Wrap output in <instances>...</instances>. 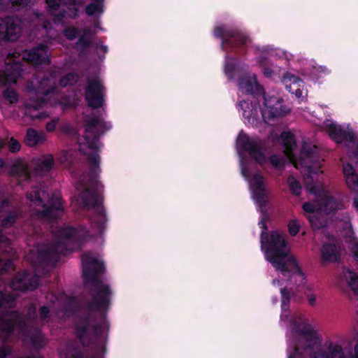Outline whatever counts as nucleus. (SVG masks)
Instances as JSON below:
<instances>
[{"instance_id":"nucleus-10","label":"nucleus","mask_w":358,"mask_h":358,"mask_svg":"<svg viewBox=\"0 0 358 358\" xmlns=\"http://www.w3.org/2000/svg\"><path fill=\"white\" fill-rule=\"evenodd\" d=\"M336 227L343 234L353 257L358 263V240L354 236L348 216L346 215L344 219L338 221Z\"/></svg>"},{"instance_id":"nucleus-16","label":"nucleus","mask_w":358,"mask_h":358,"mask_svg":"<svg viewBox=\"0 0 358 358\" xmlns=\"http://www.w3.org/2000/svg\"><path fill=\"white\" fill-rule=\"evenodd\" d=\"M282 81L286 89L294 94L297 98H304L306 96V91L303 89V83L297 77L290 73H286Z\"/></svg>"},{"instance_id":"nucleus-50","label":"nucleus","mask_w":358,"mask_h":358,"mask_svg":"<svg viewBox=\"0 0 358 358\" xmlns=\"http://www.w3.org/2000/svg\"><path fill=\"white\" fill-rule=\"evenodd\" d=\"M66 158H65V159H60V162H61L62 163L65 162H66Z\"/></svg>"},{"instance_id":"nucleus-42","label":"nucleus","mask_w":358,"mask_h":358,"mask_svg":"<svg viewBox=\"0 0 358 358\" xmlns=\"http://www.w3.org/2000/svg\"><path fill=\"white\" fill-rule=\"evenodd\" d=\"M29 2V0H13V4L19 5V6H24L27 5Z\"/></svg>"},{"instance_id":"nucleus-7","label":"nucleus","mask_w":358,"mask_h":358,"mask_svg":"<svg viewBox=\"0 0 358 358\" xmlns=\"http://www.w3.org/2000/svg\"><path fill=\"white\" fill-rule=\"evenodd\" d=\"M85 278L92 282V306L101 309L110 303V292L106 284L100 281L97 275L103 270L102 260L92 254H86L82 258Z\"/></svg>"},{"instance_id":"nucleus-18","label":"nucleus","mask_w":358,"mask_h":358,"mask_svg":"<svg viewBox=\"0 0 358 358\" xmlns=\"http://www.w3.org/2000/svg\"><path fill=\"white\" fill-rule=\"evenodd\" d=\"M240 91L243 94L257 92V94H261L262 88L257 82L255 75H245L243 76L238 82Z\"/></svg>"},{"instance_id":"nucleus-2","label":"nucleus","mask_w":358,"mask_h":358,"mask_svg":"<svg viewBox=\"0 0 358 358\" xmlns=\"http://www.w3.org/2000/svg\"><path fill=\"white\" fill-rule=\"evenodd\" d=\"M261 248L266 259L279 271L278 279L273 280L274 286L282 287V308H288L291 291L303 286L306 277L295 257L292 255L286 244L284 236L277 231L261 235Z\"/></svg>"},{"instance_id":"nucleus-17","label":"nucleus","mask_w":358,"mask_h":358,"mask_svg":"<svg viewBox=\"0 0 358 358\" xmlns=\"http://www.w3.org/2000/svg\"><path fill=\"white\" fill-rule=\"evenodd\" d=\"M20 28L13 18L6 17L0 19V37L7 40H14L18 33Z\"/></svg>"},{"instance_id":"nucleus-30","label":"nucleus","mask_w":358,"mask_h":358,"mask_svg":"<svg viewBox=\"0 0 358 358\" xmlns=\"http://www.w3.org/2000/svg\"><path fill=\"white\" fill-rule=\"evenodd\" d=\"M3 98L10 104L15 103L18 101V95L17 94L16 92L10 88H8L4 90Z\"/></svg>"},{"instance_id":"nucleus-22","label":"nucleus","mask_w":358,"mask_h":358,"mask_svg":"<svg viewBox=\"0 0 358 358\" xmlns=\"http://www.w3.org/2000/svg\"><path fill=\"white\" fill-rule=\"evenodd\" d=\"M21 319L17 313L6 312L0 317V331L9 332L14 325L20 323Z\"/></svg>"},{"instance_id":"nucleus-49","label":"nucleus","mask_w":358,"mask_h":358,"mask_svg":"<svg viewBox=\"0 0 358 358\" xmlns=\"http://www.w3.org/2000/svg\"><path fill=\"white\" fill-rule=\"evenodd\" d=\"M43 27H44V29H45V30H47V29H48V25H47L46 24H43Z\"/></svg>"},{"instance_id":"nucleus-27","label":"nucleus","mask_w":358,"mask_h":358,"mask_svg":"<svg viewBox=\"0 0 358 358\" xmlns=\"http://www.w3.org/2000/svg\"><path fill=\"white\" fill-rule=\"evenodd\" d=\"M15 217L16 215L13 213L0 212L1 224L4 227L10 226L15 222ZM6 240V238L0 232V243H3Z\"/></svg>"},{"instance_id":"nucleus-28","label":"nucleus","mask_w":358,"mask_h":358,"mask_svg":"<svg viewBox=\"0 0 358 358\" xmlns=\"http://www.w3.org/2000/svg\"><path fill=\"white\" fill-rule=\"evenodd\" d=\"M66 4H72L73 9L76 11L78 7L82 6L83 0H62ZM62 0H46V3L50 8L56 9L57 7L59 6Z\"/></svg>"},{"instance_id":"nucleus-26","label":"nucleus","mask_w":358,"mask_h":358,"mask_svg":"<svg viewBox=\"0 0 358 358\" xmlns=\"http://www.w3.org/2000/svg\"><path fill=\"white\" fill-rule=\"evenodd\" d=\"M12 174L20 178L22 180H27L29 178V172L26 162L22 159L16 160L13 164Z\"/></svg>"},{"instance_id":"nucleus-5","label":"nucleus","mask_w":358,"mask_h":358,"mask_svg":"<svg viewBox=\"0 0 358 358\" xmlns=\"http://www.w3.org/2000/svg\"><path fill=\"white\" fill-rule=\"evenodd\" d=\"M292 331L301 335L310 336V339L306 341L303 346L299 351L296 348L294 352L289 355L288 358H298L301 355L303 358H358V345L355 348V357H348L345 351L339 345H331L327 355L322 353L317 340L313 335V329L308 320L302 315L291 317Z\"/></svg>"},{"instance_id":"nucleus-51","label":"nucleus","mask_w":358,"mask_h":358,"mask_svg":"<svg viewBox=\"0 0 358 358\" xmlns=\"http://www.w3.org/2000/svg\"><path fill=\"white\" fill-rule=\"evenodd\" d=\"M242 39H243L244 43H246L247 38L245 37H244V38H242Z\"/></svg>"},{"instance_id":"nucleus-11","label":"nucleus","mask_w":358,"mask_h":358,"mask_svg":"<svg viewBox=\"0 0 358 358\" xmlns=\"http://www.w3.org/2000/svg\"><path fill=\"white\" fill-rule=\"evenodd\" d=\"M16 54L15 53L7 59L6 69L3 74L0 75V83L13 84L17 82V79L20 75V66Z\"/></svg>"},{"instance_id":"nucleus-29","label":"nucleus","mask_w":358,"mask_h":358,"mask_svg":"<svg viewBox=\"0 0 358 358\" xmlns=\"http://www.w3.org/2000/svg\"><path fill=\"white\" fill-rule=\"evenodd\" d=\"M89 15H100L103 13V1L101 0H93L85 8Z\"/></svg>"},{"instance_id":"nucleus-31","label":"nucleus","mask_w":358,"mask_h":358,"mask_svg":"<svg viewBox=\"0 0 358 358\" xmlns=\"http://www.w3.org/2000/svg\"><path fill=\"white\" fill-rule=\"evenodd\" d=\"M287 183L293 194L297 195L300 193L301 190V187L299 182L294 178L289 177L287 180Z\"/></svg>"},{"instance_id":"nucleus-53","label":"nucleus","mask_w":358,"mask_h":358,"mask_svg":"<svg viewBox=\"0 0 358 358\" xmlns=\"http://www.w3.org/2000/svg\"><path fill=\"white\" fill-rule=\"evenodd\" d=\"M285 317H287L285 314H282L281 318L283 319Z\"/></svg>"},{"instance_id":"nucleus-40","label":"nucleus","mask_w":358,"mask_h":358,"mask_svg":"<svg viewBox=\"0 0 358 358\" xmlns=\"http://www.w3.org/2000/svg\"><path fill=\"white\" fill-rule=\"evenodd\" d=\"M11 267V263L10 261H6L5 262L0 260V269L3 271H8Z\"/></svg>"},{"instance_id":"nucleus-39","label":"nucleus","mask_w":358,"mask_h":358,"mask_svg":"<svg viewBox=\"0 0 358 358\" xmlns=\"http://www.w3.org/2000/svg\"><path fill=\"white\" fill-rule=\"evenodd\" d=\"M307 300L310 306H314L316 304L317 295L314 293H310L307 294Z\"/></svg>"},{"instance_id":"nucleus-41","label":"nucleus","mask_w":358,"mask_h":358,"mask_svg":"<svg viewBox=\"0 0 358 358\" xmlns=\"http://www.w3.org/2000/svg\"><path fill=\"white\" fill-rule=\"evenodd\" d=\"M49 313V309L47 307H43L41 312V317L42 320H45Z\"/></svg>"},{"instance_id":"nucleus-8","label":"nucleus","mask_w":358,"mask_h":358,"mask_svg":"<svg viewBox=\"0 0 358 358\" xmlns=\"http://www.w3.org/2000/svg\"><path fill=\"white\" fill-rule=\"evenodd\" d=\"M110 128L103 120L98 117H87L85 129L79 134L77 141L79 150L89 157L92 171L96 173L99 169V159L96 152L99 148L97 137L106 129Z\"/></svg>"},{"instance_id":"nucleus-6","label":"nucleus","mask_w":358,"mask_h":358,"mask_svg":"<svg viewBox=\"0 0 358 358\" xmlns=\"http://www.w3.org/2000/svg\"><path fill=\"white\" fill-rule=\"evenodd\" d=\"M282 99L273 94H250L244 101L239 102L243 116L251 120H257L261 116L265 122L272 117H280L288 113L282 106Z\"/></svg>"},{"instance_id":"nucleus-46","label":"nucleus","mask_w":358,"mask_h":358,"mask_svg":"<svg viewBox=\"0 0 358 358\" xmlns=\"http://www.w3.org/2000/svg\"><path fill=\"white\" fill-rule=\"evenodd\" d=\"M232 69H233V66H231L229 65V63H227V64H226V66H225V72H226L227 73H228L229 72H230L231 71H232Z\"/></svg>"},{"instance_id":"nucleus-45","label":"nucleus","mask_w":358,"mask_h":358,"mask_svg":"<svg viewBox=\"0 0 358 358\" xmlns=\"http://www.w3.org/2000/svg\"><path fill=\"white\" fill-rule=\"evenodd\" d=\"M8 353V350L3 348L0 350V358H3L6 357V354Z\"/></svg>"},{"instance_id":"nucleus-4","label":"nucleus","mask_w":358,"mask_h":358,"mask_svg":"<svg viewBox=\"0 0 358 358\" xmlns=\"http://www.w3.org/2000/svg\"><path fill=\"white\" fill-rule=\"evenodd\" d=\"M77 80L76 74L70 73L59 79L57 71L47 73L33 87H28L29 99L24 103V114L32 120H42L48 117L45 112L40 111L45 100L57 95L59 86L72 85Z\"/></svg>"},{"instance_id":"nucleus-35","label":"nucleus","mask_w":358,"mask_h":358,"mask_svg":"<svg viewBox=\"0 0 358 358\" xmlns=\"http://www.w3.org/2000/svg\"><path fill=\"white\" fill-rule=\"evenodd\" d=\"M8 146L10 152H15L20 150V143L15 138H11L8 143Z\"/></svg>"},{"instance_id":"nucleus-23","label":"nucleus","mask_w":358,"mask_h":358,"mask_svg":"<svg viewBox=\"0 0 358 358\" xmlns=\"http://www.w3.org/2000/svg\"><path fill=\"white\" fill-rule=\"evenodd\" d=\"M46 140V136L43 132L37 131L34 129H28L24 138L26 145L30 147L43 144Z\"/></svg>"},{"instance_id":"nucleus-19","label":"nucleus","mask_w":358,"mask_h":358,"mask_svg":"<svg viewBox=\"0 0 358 358\" xmlns=\"http://www.w3.org/2000/svg\"><path fill=\"white\" fill-rule=\"evenodd\" d=\"M34 173L42 176L48 173L54 165V157L51 155H43L34 161Z\"/></svg>"},{"instance_id":"nucleus-14","label":"nucleus","mask_w":358,"mask_h":358,"mask_svg":"<svg viewBox=\"0 0 358 358\" xmlns=\"http://www.w3.org/2000/svg\"><path fill=\"white\" fill-rule=\"evenodd\" d=\"M22 57L23 59L34 65L49 62L48 52L43 45H40L29 51H24L22 53Z\"/></svg>"},{"instance_id":"nucleus-9","label":"nucleus","mask_w":358,"mask_h":358,"mask_svg":"<svg viewBox=\"0 0 358 358\" xmlns=\"http://www.w3.org/2000/svg\"><path fill=\"white\" fill-rule=\"evenodd\" d=\"M27 199L36 207L43 208L42 210H39L43 216L56 217L59 215V213L62 210L58 194H52L50 198L49 194L45 190L33 189L27 194Z\"/></svg>"},{"instance_id":"nucleus-24","label":"nucleus","mask_w":358,"mask_h":358,"mask_svg":"<svg viewBox=\"0 0 358 358\" xmlns=\"http://www.w3.org/2000/svg\"><path fill=\"white\" fill-rule=\"evenodd\" d=\"M60 234L64 238H75L79 243L85 241L87 237V231L83 229H76L71 227L63 229Z\"/></svg>"},{"instance_id":"nucleus-3","label":"nucleus","mask_w":358,"mask_h":358,"mask_svg":"<svg viewBox=\"0 0 358 358\" xmlns=\"http://www.w3.org/2000/svg\"><path fill=\"white\" fill-rule=\"evenodd\" d=\"M236 148L241 157V173L248 182L252 198L260 208H263L268 202V190L266 179L256 171L252 162L243 160V152H248L249 155L259 165L266 162V157L257 144L250 140L243 131H241L238 136Z\"/></svg>"},{"instance_id":"nucleus-20","label":"nucleus","mask_w":358,"mask_h":358,"mask_svg":"<svg viewBox=\"0 0 358 358\" xmlns=\"http://www.w3.org/2000/svg\"><path fill=\"white\" fill-rule=\"evenodd\" d=\"M38 280L31 278L30 275L24 273L17 276L11 283L14 289H31L36 287Z\"/></svg>"},{"instance_id":"nucleus-43","label":"nucleus","mask_w":358,"mask_h":358,"mask_svg":"<svg viewBox=\"0 0 358 358\" xmlns=\"http://www.w3.org/2000/svg\"><path fill=\"white\" fill-rule=\"evenodd\" d=\"M266 216L265 215H264L261 219V220L259 221V227L263 229H266V227H265V224H266Z\"/></svg>"},{"instance_id":"nucleus-21","label":"nucleus","mask_w":358,"mask_h":358,"mask_svg":"<svg viewBox=\"0 0 358 358\" xmlns=\"http://www.w3.org/2000/svg\"><path fill=\"white\" fill-rule=\"evenodd\" d=\"M341 284L348 285L355 294L358 295V273L351 269H345L339 277Z\"/></svg>"},{"instance_id":"nucleus-1","label":"nucleus","mask_w":358,"mask_h":358,"mask_svg":"<svg viewBox=\"0 0 358 358\" xmlns=\"http://www.w3.org/2000/svg\"><path fill=\"white\" fill-rule=\"evenodd\" d=\"M281 140L284 146V153L294 166L301 169L304 174V180L307 189L314 195L318 203L317 206L310 202L303 204V209L315 228H320L323 224L320 221L322 214H334L343 208V205L338 202L330 192L322 185L319 179V173L322 167V161L315 155L316 147L310 142L303 141L299 155L296 158L294 154L295 139L290 132L281 134Z\"/></svg>"},{"instance_id":"nucleus-52","label":"nucleus","mask_w":358,"mask_h":358,"mask_svg":"<svg viewBox=\"0 0 358 358\" xmlns=\"http://www.w3.org/2000/svg\"><path fill=\"white\" fill-rule=\"evenodd\" d=\"M67 15H68L69 17H72L74 14H72V13H67Z\"/></svg>"},{"instance_id":"nucleus-25","label":"nucleus","mask_w":358,"mask_h":358,"mask_svg":"<svg viewBox=\"0 0 358 358\" xmlns=\"http://www.w3.org/2000/svg\"><path fill=\"white\" fill-rule=\"evenodd\" d=\"M322 256L324 261L336 262L340 256V248L335 245H324L322 250Z\"/></svg>"},{"instance_id":"nucleus-36","label":"nucleus","mask_w":358,"mask_h":358,"mask_svg":"<svg viewBox=\"0 0 358 358\" xmlns=\"http://www.w3.org/2000/svg\"><path fill=\"white\" fill-rule=\"evenodd\" d=\"M277 68L271 69L270 66H264L263 68V74L268 78H272L275 73H278Z\"/></svg>"},{"instance_id":"nucleus-12","label":"nucleus","mask_w":358,"mask_h":358,"mask_svg":"<svg viewBox=\"0 0 358 358\" xmlns=\"http://www.w3.org/2000/svg\"><path fill=\"white\" fill-rule=\"evenodd\" d=\"M324 128L329 136L337 143L345 141H351L353 138V133L348 127L336 125L333 121L327 120L324 123Z\"/></svg>"},{"instance_id":"nucleus-13","label":"nucleus","mask_w":358,"mask_h":358,"mask_svg":"<svg viewBox=\"0 0 358 358\" xmlns=\"http://www.w3.org/2000/svg\"><path fill=\"white\" fill-rule=\"evenodd\" d=\"M85 99L88 105L92 108H99L103 105L102 88L98 80L89 83L85 90Z\"/></svg>"},{"instance_id":"nucleus-48","label":"nucleus","mask_w":358,"mask_h":358,"mask_svg":"<svg viewBox=\"0 0 358 358\" xmlns=\"http://www.w3.org/2000/svg\"><path fill=\"white\" fill-rule=\"evenodd\" d=\"M3 144L4 142L1 139H0V148L3 145Z\"/></svg>"},{"instance_id":"nucleus-15","label":"nucleus","mask_w":358,"mask_h":358,"mask_svg":"<svg viewBox=\"0 0 358 358\" xmlns=\"http://www.w3.org/2000/svg\"><path fill=\"white\" fill-rule=\"evenodd\" d=\"M77 190L78 195L76 201L79 205L90 208L96 203V197L90 185L81 183L77 187Z\"/></svg>"},{"instance_id":"nucleus-54","label":"nucleus","mask_w":358,"mask_h":358,"mask_svg":"<svg viewBox=\"0 0 358 358\" xmlns=\"http://www.w3.org/2000/svg\"><path fill=\"white\" fill-rule=\"evenodd\" d=\"M357 155H358V152H357Z\"/></svg>"},{"instance_id":"nucleus-33","label":"nucleus","mask_w":358,"mask_h":358,"mask_svg":"<svg viewBox=\"0 0 358 358\" xmlns=\"http://www.w3.org/2000/svg\"><path fill=\"white\" fill-rule=\"evenodd\" d=\"M270 162L275 168L278 169L283 167L285 164L283 159L277 155L271 156L270 158Z\"/></svg>"},{"instance_id":"nucleus-47","label":"nucleus","mask_w":358,"mask_h":358,"mask_svg":"<svg viewBox=\"0 0 358 358\" xmlns=\"http://www.w3.org/2000/svg\"><path fill=\"white\" fill-rule=\"evenodd\" d=\"M3 303H5V299H4V297L1 294H0V307L3 306Z\"/></svg>"},{"instance_id":"nucleus-38","label":"nucleus","mask_w":358,"mask_h":358,"mask_svg":"<svg viewBox=\"0 0 358 358\" xmlns=\"http://www.w3.org/2000/svg\"><path fill=\"white\" fill-rule=\"evenodd\" d=\"M57 122L58 120L56 118L51 120V121L48 122L46 124V130L49 132L53 131L55 129Z\"/></svg>"},{"instance_id":"nucleus-32","label":"nucleus","mask_w":358,"mask_h":358,"mask_svg":"<svg viewBox=\"0 0 358 358\" xmlns=\"http://www.w3.org/2000/svg\"><path fill=\"white\" fill-rule=\"evenodd\" d=\"M48 255L45 254L42 251H39L37 250V254H35L34 251H31V253L29 255L28 258L33 262L37 263L41 262L43 259L47 257Z\"/></svg>"},{"instance_id":"nucleus-37","label":"nucleus","mask_w":358,"mask_h":358,"mask_svg":"<svg viewBox=\"0 0 358 358\" xmlns=\"http://www.w3.org/2000/svg\"><path fill=\"white\" fill-rule=\"evenodd\" d=\"M78 34V30L74 27H70L64 31V35L69 39H73Z\"/></svg>"},{"instance_id":"nucleus-44","label":"nucleus","mask_w":358,"mask_h":358,"mask_svg":"<svg viewBox=\"0 0 358 358\" xmlns=\"http://www.w3.org/2000/svg\"><path fill=\"white\" fill-rule=\"evenodd\" d=\"M222 27H217L215 30V33L217 36H222Z\"/></svg>"},{"instance_id":"nucleus-34","label":"nucleus","mask_w":358,"mask_h":358,"mask_svg":"<svg viewBox=\"0 0 358 358\" xmlns=\"http://www.w3.org/2000/svg\"><path fill=\"white\" fill-rule=\"evenodd\" d=\"M300 225L296 220H291L288 224L289 232L291 235L295 236L299 230Z\"/></svg>"}]
</instances>
